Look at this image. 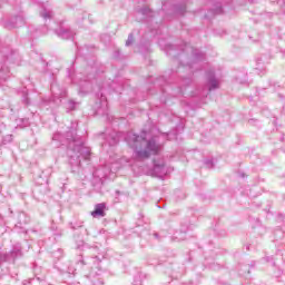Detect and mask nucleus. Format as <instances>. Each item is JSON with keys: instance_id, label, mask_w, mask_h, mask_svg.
<instances>
[{"instance_id": "f257e3e1", "label": "nucleus", "mask_w": 285, "mask_h": 285, "mask_svg": "<svg viewBox=\"0 0 285 285\" xmlns=\"http://www.w3.org/2000/svg\"><path fill=\"white\" fill-rule=\"evenodd\" d=\"M126 141L132 148L137 159H148L150 155H157L161 148L155 138L146 140L145 131H142L141 136H137L134 132L127 134Z\"/></svg>"}, {"instance_id": "39448f33", "label": "nucleus", "mask_w": 285, "mask_h": 285, "mask_svg": "<svg viewBox=\"0 0 285 285\" xmlns=\"http://www.w3.org/2000/svg\"><path fill=\"white\" fill-rule=\"evenodd\" d=\"M208 88L209 90H217L219 88V80L215 79V75L213 73L208 77Z\"/></svg>"}, {"instance_id": "423d86ee", "label": "nucleus", "mask_w": 285, "mask_h": 285, "mask_svg": "<svg viewBox=\"0 0 285 285\" xmlns=\"http://www.w3.org/2000/svg\"><path fill=\"white\" fill-rule=\"evenodd\" d=\"M58 35L61 39H72L75 37V33L69 29H61Z\"/></svg>"}, {"instance_id": "20e7f679", "label": "nucleus", "mask_w": 285, "mask_h": 285, "mask_svg": "<svg viewBox=\"0 0 285 285\" xmlns=\"http://www.w3.org/2000/svg\"><path fill=\"white\" fill-rule=\"evenodd\" d=\"M73 150H75V153H78L80 155V157H83L85 159H88V157H90V148H88V147H85L82 145H77L73 148Z\"/></svg>"}, {"instance_id": "0eeeda50", "label": "nucleus", "mask_w": 285, "mask_h": 285, "mask_svg": "<svg viewBox=\"0 0 285 285\" xmlns=\"http://www.w3.org/2000/svg\"><path fill=\"white\" fill-rule=\"evenodd\" d=\"M256 68L255 70H259V72H265L266 67L264 66V61H262V58L256 59Z\"/></svg>"}, {"instance_id": "2eb2a0df", "label": "nucleus", "mask_w": 285, "mask_h": 285, "mask_svg": "<svg viewBox=\"0 0 285 285\" xmlns=\"http://www.w3.org/2000/svg\"><path fill=\"white\" fill-rule=\"evenodd\" d=\"M117 144V139H114L112 142H110V146H115Z\"/></svg>"}, {"instance_id": "1a4fd4ad", "label": "nucleus", "mask_w": 285, "mask_h": 285, "mask_svg": "<svg viewBox=\"0 0 285 285\" xmlns=\"http://www.w3.org/2000/svg\"><path fill=\"white\" fill-rule=\"evenodd\" d=\"M10 70L6 67H2L0 69V80L6 81V79H8V75H9Z\"/></svg>"}, {"instance_id": "dca6fc26", "label": "nucleus", "mask_w": 285, "mask_h": 285, "mask_svg": "<svg viewBox=\"0 0 285 285\" xmlns=\"http://www.w3.org/2000/svg\"><path fill=\"white\" fill-rule=\"evenodd\" d=\"M0 128H6V125H3V124H0Z\"/></svg>"}, {"instance_id": "9d476101", "label": "nucleus", "mask_w": 285, "mask_h": 285, "mask_svg": "<svg viewBox=\"0 0 285 285\" xmlns=\"http://www.w3.org/2000/svg\"><path fill=\"white\" fill-rule=\"evenodd\" d=\"M10 141H12V135H7L3 137V144H10Z\"/></svg>"}, {"instance_id": "7ed1b4c3", "label": "nucleus", "mask_w": 285, "mask_h": 285, "mask_svg": "<svg viewBox=\"0 0 285 285\" xmlns=\"http://www.w3.org/2000/svg\"><path fill=\"white\" fill-rule=\"evenodd\" d=\"M106 204L100 203L95 206V210L91 212V217H106Z\"/></svg>"}, {"instance_id": "4468645a", "label": "nucleus", "mask_w": 285, "mask_h": 285, "mask_svg": "<svg viewBox=\"0 0 285 285\" xmlns=\"http://www.w3.org/2000/svg\"><path fill=\"white\" fill-rule=\"evenodd\" d=\"M127 163H128V160H126V158L120 159V164H127Z\"/></svg>"}, {"instance_id": "6e6552de", "label": "nucleus", "mask_w": 285, "mask_h": 285, "mask_svg": "<svg viewBox=\"0 0 285 285\" xmlns=\"http://www.w3.org/2000/svg\"><path fill=\"white\" fill-rule=\"evenodd\" d=\"M40 17H42V19H52V11L49 9H42L40 11Z\"/></svg>"}, {"instance_id": "9b49d317", "label": "nucleus", "mask_w": 285, "mask_h": 285, "mask_svg": "<svg viewBox=\"0 0 285 285\" xmlns=\"http://www.w3.org/2000/svg\"><path fill=\"white\" fill-rule=\"evenodd\" d=\"M132 41H135V39L132 38V33H130V35L128 36L127 41H126V46H131Z\"/></svg>"}, {"instance_id": "f8f14e48", "label": "nucleus", "mask_w": 285, "mask_h": 285, "mask_svg": "<svg viewBox=\"0 0 285 285\" xmlns=\"http://www.w3.org/2000/svg\"><path fill=\"white\" fill-rule=\"evenodd\" d=\"M9 259L8 255L0 256V262H8Z\"/></svg>"}, {"instance_id": "ddd939ff", "label": "nucleus", "mask_w": 285, "mask_h": 285, "mask_svg": "<svg viewBox=\"0 0 285 285\" xmlns=\"http://www.w3.org/2000/svg\"><path fill=\"white\" fill-rule=\"evenodd\" d=\"M148 12H150V9H142V10H141V13H142V14H147Z\"/></svg>"}, {"instance_id": "f03ea898", "label": "nucleus", "mask_w": 285, "mask_h": 285, "mask_svg": "<svg viewBox=\"0 0 285 285\" xmlns=\"http://www.w3.org/2000/svg\"><path fill=\"white\" fill-rule=\"evenodd\" d=\"M154 173H156L158 177H164V175H168V169L166 168L164 159L154 160Z\"/></svg>"}]
</instances>
